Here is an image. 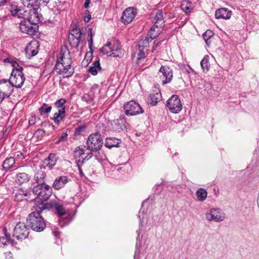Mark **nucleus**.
<instances>
[{
	"label": "nucleus",
	"mask_w": 259,
	"mask_h": 259,
	"mask_svg": "<svg viewBox=\"0 0 259 259\" xmlns=\"http://www.w3.org/2000/svg\"><path fill=\"white\" fill-rule=\"evenodd\" d=\"M71 63L72 60L69 53L65 54L61 50L58 56L54 68L58 74H65L64 77H69L74 73V69L71 67Z\"/></svg>",
	"instance_id": "nucleus-1"
},
{
	"label": "nucleus",
	"mask_w": 259,
	"mask_h": 259,
	"mask_svg": "<svg viewBox=\"0 0 259 259\" xmlns=\"http://www.w3.org/2000/svg\"><path fill=\"white\" fill-rule=\"evenodd\" d=\"M122 55V52L121 50L117 46L115 48H113L112 53L109 55V56H113L114 57H120Z\"/></svg>",
	"instance_id": "nucleus-37"
},
{
	"label": "nucleus",
	"mask_w": 259,
	"mask_h": 259,
	"mask_svg": "<svg viewBox=\"0 0 259 259\" xmlns=\"http://www.w3.org/2000/svg\"><path fill=\"white\" fill-rule=\"evenodd\" d=\"M11 64L13 67V69L11 73H18V72H22L23 68L22 66H20L19 63L15 61H11Z\"/></svg>",
	"instance_id": "nucleus-35"
},
{
	"label": "nucleus",
	"mask_w": 259,
	"mask_h": 259,
	"mask_svg": "<svg viewBox=\"0 0 259 259\" xmlns=\"http://www.w3.org/2000/svg\"><path fill=\"white\" fill-rule=\"evenodd\" d=\"M6 98L5 96L0 92V104Z\"/></svg>",
	"instance_id": "nucleus-58"
},
{
	"label": "nucleus",
	"mask_w": 259,
	"mask_h": 259,
	"mask_svg": "<svg viewBox=\"0 0 259 259\" xmlns=\"http://www.w3.org/2000/svg\"><path fill=\"white\" fill-rule=\"evenodd\" d=\"M137 252L136 251L135 252V255H134V259H137Z\"/></svg>",
	"instance_id": "nucleus-64"
},
{
	"label": "nucleus",
	"mask_w": 259,
	"mask_h": 259,
	"mask_svg": "<svg viewBox=\"0 0 259 259\" xmlns=\"http://www.w3.org/2000/svg\"><path fill=\"white\" fill-rule=\"evenodd\" d=\"M9 11L13 16L18 18H25L28 17L29 15V12L19 8L15 2L10 5Z\"/></svg>",
	"instance_id": "nucleus-14"
},
{
	"label": "nucleus",
	"mask_w": 259,
	"mask_h": 259,
	"mask_svg": "<svg viewBox=\"0 0 259 259\" xmlns=\"http://www.w3.org/2000/svg\"><path fill=\"white\" fill-rule=\"evenodd\" d=\"M68 181L69 179L66 176H60L54 180L52 187L54 189L58 190L63 188Z\"/></svg>",
	"instance_id": "nucleus-20"
},
{
	"label": "nucleus",
	"mask_w": 259,
	"mask_h": 259,
	"mask_svg": "<svg viewBox=\"0 0 259 259\" xmlns=\"http://www.w3.org/2000/svg\"><path fill=\"white\" fill-rule=\"evenodd\" d=\"M38 43L37 41H31L27 46L25 49L26 55L28 59L35 56L38 53Z\"/></svg>",
	"instance_id": "nucleus-18"
},
{
	"label": "nucleus",
	"mask_w": 259,
	"mask_h": 259,
	"mask_svg": "<svg viewBox=\"0 0 259 259\" xmlns=\"http://www.w3.org/2000/svg\"><path fill=\"white\" fill-rule=\"evenodd\" d=\"M124 113L127 116H134L144 112L141 106L134 101H130L124 105Z\"/></svg>",
	"instance_id": "nucleus-9"
},
{
	"label": "nucleus",
	"mask_w": 259,
	"mask_h": 259,
	"mask_svg": "<svg viewBox=\"0 0 259 259\" xmlns=\"http://www.w3.org/2000/svg\"><path fill=\"white\" fill-rule=\"evenodd\" d=\"M113 48H108L107 47H103L100 49V52L104 55H109L112 53Z\"/></svg>",
	"instance_id": "nucleus-43"
},
{
	"label": "nucleus",
	"mask_w": 259,
	"mask_h": 259,
	"mask_svg": "<svg viewBox=\"0 0 259 259\" xmlns=\"http://www.w3.org/2000/svg\"><path fill=\"white\" fill-rule=\"evenodd\" d=\"M52 108L51 106H49L46 103H44L39 108V111L41 115L46 114V116L47 117L48 116V114L51 112Z\"/></svg>",
	"instance_id": "nucleus-33"
},
{
	"label": "nucleus",
	"mask_w": 259,
	"mask_h": 259,
	"mask_svg": "<svg viewBox=\"0 0 259 259\" xmlns=\"http://www.w3.org/2000/svg\"><path fill=\"white\" fill-rule=\"evenodd\" d=\"M91 19V15H88L87 16L84 18V21L85 22H88Z\"/></svg>",
	"instance_id": "nucleus-57"
},
{
	"label": "nucleus",
	"mask_w": 259,
	"mask_h": 259,
	"mask_svg": "<svg viewBox=\"0 0 259 259\" xmlns=\"http://www.w3.org/2000/svg\"><path fill=\"white\" fill-rule=\"evenodd\" d=\"M3 232L5 234V237L8 239H11V234L7 232V229L6 227L3 228Z\"/></svg>",
	"instance_id": "nucleus-50"
},
{
	"label": "nucleus",
	"mask_w": 259,
	"mask_h": 259,
	"mask_svg": "<svg viewBox=\"0 0 259 259\" xmlns=\"http://www.w3.org/2000/svg\"><path fill=\"white\" fill-rule=\"evenodd\" d=\"M206 218L209 221L219 222L224 220L225 217L219 209L212 208L206 213Z\"/></svg>",
	"instance_id": "nucleus-16"
},
{
	"label": "nucleus",
	"mask_w": 259,
	"mask_h": 259,
	"mask_svg": "<svg viewBox=\"0 0 259 259\" xmlns=\"http://www.w3.org/2000/svg\"><path fill=\"white\" fill-rule=\"evenodd\" d=\"M85 128L86 126L85 125L79 126L78 127L75 128L74 133L75 135H80L81 133L85 131Z\"/></svg>",
	"instance_id": "nucleus-47"
},
{
	"label": "nucleus",
	"mask_w": 259,
	"mask_h": 259,
	"mask_svg": "<svg viewBox=\"0 0 259 259\" xmlns=\"http://www.w3.org/2000/svg\"><path fill=\"white\" fill-rule=\"evenodd\" d=\"M18 193L20 195H24L28 198H30L31 195L30 192L28 190H24L22 189H19L18 190Z\"/></svg>",
	"instance_id": "nucleus-48"
},
{
	"label": "nucleus",
	"mask_w": 259,
	"mask_h": 259,
	"mask_svg": "<svg viewBox=\"0 0 259 259\" xmlns=\"http://www.w3.org/2000/svg\"><path fill=\"white\" fill-rule=\"evenodd\" d=\"M158 27H159V25L155 23L154 25L151 27L150 30L149 31L147 35L149 37H150L151 40H152L157 36V34H154V32L155 30V28Z\"/></svg>",
	"instance_id": "nucleus-36"
},
{
	"label": "nucleus",
	"mask_w": 259,
	"mask_h": 259,
	"mask_svg": "<svg viewBox=\"0 0 259 259\" xmlns=\"http://www.w3.org/2000/svg\"><path fill=\"white\" fill-rule=\"evenodd\" d=\"M213 35V32L209 29L207 30L204 33H203L202 36L207 46L209 45V44L210 43L209 39Z\"/></svg>",
	"instance_id": "nucleus-34"
},
{
	"label": "nucleus",
	"mask_w": 259,
	"mask_h": 259,
	"mask_svg": "<svg viewBox=\"0 0 259 259\" xmlns=\"http://www.w3.org/2000/svg\"><path fill=\"white\" fill-rule=\"evenodd\" d=\"M74 155L75 157L79 158L84 154V150L80 147H77L74 150Z\"/></svg>",
	"instance_id": "nucleus-40"
},
{
	"label": "nucleus",
	"mask_w": 259,
	"mask_h": 259,
	"mask_svg": "<svg viewBox=\"0 0 259 259\" xmlns=\"http://www.w3.org/2000/svg\"><path fill=\"white\" fill-rule=\"evenodd\" d=\"M121 143L120 139L112 137H107L106 139L105 146L109 149L112 147H119V144Z\"/></svg>",
	"instance_id": "nucleus-22"
},
{
	"label": "nucleus",
	"mask_w": 259,
	"mask_h": 259,
	"mask_svg": "<svg viewBox=\"0 0 259 259\" xmlns=\"http://www.w3.org/2000/svg\"><path fill=\"white\" fill-rule=\"evenodd\" d=\"M14 240L12 239H8L5 237H0V246H5L9 244H13Z\"/></svg>",
	"instance_id": "nucleus-38"
},
{
	"label": "nucleus",
	"mask_w": 259,
	"mask_h": 259,
	"mask_svg": "<svg viewBox=\"0 0 259 259\" xmlns=\"http://www.w3.org/2000/svg\"><path fill=\"white\" fill-rule=\"evenodd\" d=\"M58 158L59 157L56 154L52 153L43 160V163L49 169H52L56 164Z\"/></svg>",
	"instance_id": "nucleus-19"
},
{
	"label": "nucleus",
	"mask_w": 259,
	"mask_h": 259,
	"mask_svg": "<svg viewBox=\"0 0 259 259\" xmlns=\"http://www.w3.org/2000/svg\"><path fill=\"white\" fill-rule=\"evenodd\" d=\"M231 14L232 12L231 11L228 10V19H229L230 18Z\"/></svg>",
	"instance_id": "nucleus-61"
},
{
	"label": "nucleus",
	"mask_w": 259,
	"mask_h": 259,
	"mask_svg": "<svg viewBox=\"0 0 259 259\" xmlns=\"http://www.w3.org/2000/svg\"><path fill=\"white\" fill-rule=\"evenodd\" d=\"M40 204V211H50L51 209H54L59 217H62L66 214V211L63 205L58 203L55 200H51L49 202L43 203L39 201Z\"/></svg>",
	"instance_id": "nucleus-6"
},
{
	"label": "nucleus",
	"mask_w": 259,
	"mask_h": 259,
	"mask_svg": "<svg viewBox=\"0 0 259 259\" xmlns=\"http://www.w3.org/2000/svg\"><path fill=\"white\" fill-rule=\"evenodd\" d=\"M59 224L61 227H63L64 226L68 224L69 222L67 221H65L64 220L62 219H60L59 220Z\"/></svg>",
	"instance_id": "nucleus-51"
},
{
	"label": "nucleus",
	"mask_w": 259,
	"mask_h": 259,
	"mask_svg": "<svg viewBox=\"0 0 259 259\" xmlns=\"http://www.w3.org/2000/svg\"><path fill=\"white\" fill-rule=\"evenodd\" d=\"M23 5L27 7H32L34 4L39 3V0H21Z\"/></svg>",
	"instance_id": "nucleus-39"
},
{
	"label": "nucleus",
	"mask_w": 259,
	"mask_h": 259,
	"mask_svg": "<svg viewBox=\"0 0 259 259\" xmlns=\"http://www.w3.org/2000/svg\"><path fill=\"white\" fill-rule=\"evenodd\" d=\"M68 136V134L66 132L64 133L62 135H61L58 139L55 142L56 144H59L61 142H65L67 141V138Z\"/></svg>",
	"instance_id": "nucleus-44"
},
{
	"label": "nucleus",
	"mask_w": 259,
	"mask_h": 259,
	"mask_svg": "<svg viewBox=\"0 0 259 259\" xmlns=\"http://www.w3.org/2000/svg\"><path fill=\"white\" fill-rule=\"evenodd\" d=\"M42 1L44 3H48L50 0H39V2Z\"/></svg>",
	"instance_id": "nucleus-63"
},
{
	"label": "nucleus",
	"mask_w": 259,
	"mask_h": 259,
	"mask_svg": "<svg viewBox=\"0 0 259 259\" xmlns=\"http://www.w3.org/2000/svg\"><path fill=\"white\" fill-rule=\"evenodd\" d=\"M90 3H91L90 0H85L84 4V8L86 9L88 8L89 7V5L90 4Z\"/></svg>",
	"instance_id": "nucleus-56"
},
{
	"label": "nucleus",
	"mask_w": 259,
	"mask_h": 259,
	"mask_svg": "<svg viewBox=\"0 0 259 259\" xmlns=\"http://www.w3.org/2000/svg\"><path fill=\"white\" fill-rule=\"evenodd\" d=\"M196 195L198 200L202 202L206 199L207 192L205 189L200 188L196 191Z\"/></svg>",
	"instance_id": "nucleus-27"
},
{
	"label": "nucleus",
	"mask_w": 259,
	"mask_h": 259,
	"mask_svg": "<svg viewBox=\"0 0 259 259\" xmlns=\"http://www.w3.org/2000/svg\"><path fill=\"white\" fill-rule=\"evenodd\" d=\"M82 34V32L81 30L76 26H71L70 28L69 35H73L74 37H77L78 38H81Z\"/></svg>",
	"instance_id": "nucleus-32"
},
{
	"label": "nucleus",
	"mask_w": 259,
	"mask_h": 259,
	"mask_svg": "<svg viewBox=\"0 0 259 259\" xmlns=\"http://www.w3.org/2000/svg\"><path fill=\"white\" fill-rule=\"evenodd\" d=\"M53 232V234L54 235V236L57 237V238H59V236H60V232H59V231H55Z\"/></svg>",
	"instance_id": "nucleus-59"
},
{
	"label": "nucleus",
	"mask_w": 259,
	"mask_h": 259,
	"mask_svg": "<svg viewBox=\"0 0 259 259\" xmlns=\"http://www.w3.org/2000/svg\"><path fill=\"white\" fill-rule=\"evenodd\" d=\"M4 62H10L11 63V61H10V59L8 58L5 59Z\"/></svg>",
	"instance_id": "nucleus-62"
},
{
	"label": "nucleus",
	"mask_w": 259,
	"mask_h": 259,
	"mask_svg": "<svg viewBox=\"0 0 259 259\" xmlns=\"http://www.w3.org/2000/svg\"><path fill=\"white\" fill-rule=\"evenodd\" d=\"M15 163V160L14 157H10L6 158L3 163V167L6 170H8L13 167Z\"/></svg>",
	"instance_id": "nucleus-28"
},
{
	"label": "nucleus",
	"mask_w": 259,
	"mask_h": 259,
	"mask_svg": "<svg viewBox=\"0 0 259 259\" xmlns=\"http://www.w3.org/2000/svg\"><path fill=\"white\" fill-rule=\"evenodd\" d=\"M66 103V100L61 98L54 103L55 107L60 108L58 112L54 113L52 119L56 124L59 125L60 122L63 120L66 116L65 107L64 104Z\"/></svg>",
	"instance_id": "nucleus-7"
},
{
	"label": "nucleus",
	"mask_w": 259,
	"mask_h": 259,
	"mask_svg": "<svg viewBox=\"0 0 259 259\" xmlns=\"http://www.w3.org/2000/svg\"><path fill=\"white\" fill-rule=\"evenodd\" d=\"M39 201L36 202L35 203L33 206L35 210L30 213L27 219L28 226L32 230L36 232H41L46 227L44 219L40 215L43 211H40V210L41 209L40 207H41Z\"/></svg>",
	"instance_id": "nucleus-2"
},
{
	"label": "nucleus",
	"mask_w": 259,
	"mask_h": 259,
	"mask_svg": "<svg viewBox=\"0 0 259 259\" xmlns=\"http://www.w3.org/2000/svg\"><path fill=\"white\" fill-rule=\"evenodd\" d=\"M13 91V87L9 79H2L0 80V92L6 98H9Z\"/></svg>",
	"instance_id": "nucleus-15"
},
{
	"label": "nucleus",
	"mask_w": 259,
	"mask_h": 259,
	"mask_svg": "<svg viewBox=\"0 0 259 259\" xmlns=\"http://www.w3.org/2000/svg\"><path fill=\"white\" fill-rule=\"evenodd\" d=\"M215 16L217 19H227V8H222L216 10Z\"/></svg>",
	"instance_id": "nucleus-31"
},
{
	"label": "nucleus",
	"mask_w": 259,
	"mask_h": 259,
	"mask_svg": "<svg viewBox=\"0 0 259 259\" xmlns=\"http://www.w3.org/2000/svg\"><path fill=\"white\" fill-rule=\"evenodd\" d=\"M93 156V154L92 152H90L89 153L87 154V155L84 157V158H82V160H83V162L85 161V160H89L90 158H92V157Z\"/></svg>",
	"instance_id": "nucleus-54"
},
{
	"label": "nucleus",
	"mask_w": 259,
	"mask_h": 259,
	"mask_svg": "<svg viewBox=\"0 0 259 259\" xmlns=\"http://www.w3.org/2000/svg\"><path fill=\"white\" fill-rule=\"evenodd\" d=\"M35 133L39 134L41 137H43L46 135V131L43 129H38L36 131Z\"/></svg>",
	"instance_id": "nucleus-52"
},
{
	"label": "nucleus",
	"mask_w": 259,
	"mask_h": 259,
	"mask_svg": "<svg viewBox=\"0 0 259 259\" xmlns=\"http://www.w3.org/2000/svg\"><path fill=\"white\" fill-rule=\"evenodd\" d=\"M111 43L110 42H107L106 43V44L104 46V47H107L108 48H115V47L114 46H113V47H111Z\"/></svg>",
	"instance_id": "nucleus-60"
},
{
	"label": "nucleus",
	"mask_w": 259,
	"mask_h": 259,
	"mask_svg": "<svg viewBox=\"0 0 259 259\" xmlns=\"http://www.w3.org/2000/svg\"><path fill=\"white\" fill-rule=\"evenodd\" d=\"M103 138L99 133L96 132L91 134L87 140V149L92 152H97L100 150L103 146Z\"/></svg>",
	"instance_id": "nucleus-4"
},
{
	"label": "nucleus",
	"mask_w": 259,
	"mask_h": 259,
	"mask_svg": "<svg viewBox=\"0 0 259 259\" xmlns=\"http://www.w3.org/2000/svg\"><path fill=\"white\" fill-rule=\"evenodd\" d=\"M181 9L187 14H188L191 12V8L187 6L181 5Z\"/></svg>",
	"instance_id": "nucleus-49"
},
{
	"label": "nucleus",
	"mask_w": 259,
	"mask_h": 259,
	"mask_svg": "<svg viewBox=\"0 0 259 259\" xmlns=\"http://www.w3.org/2000/svg\"><path fill=\"white\" fill-rule=\"evenodd\" d=\"M20 23L19 28L20 31L27 34L32 35H34L38 29V25L37 23L31 22V17L23 18Z\"/></svg>",
	"instance_id": "nucleus-5"
},
{
	"label": "nucleus",
	"mask_w": 259,
	"mask_h": 259,
	"mask_svg": "<svg viewBox=\"0 0 259 259\" xmlns=\"http://www.w3.org/2000/svg\"><path fill=\"white\" fill-rule=\"evenodd\" d=\"M209 56L205 55L200 62V65L203 72H206L209 70L210 63Z\"/></svg>",
	"instance_id": "nucleus-29"
},
{
	"label": "nucleus",
	"mask_w": 259,
	"mask_h": 259,
	"mask_svg": "<svg viewBox=\"0 0 259 259\" xmlns=\"http://www.w3.org/2000/svg\"><path fill=\"white\" fill-rule=\"evenodd\" d=\"M32 192L39 198V200L36 201L35 203L39 201L43 203H47V201L52 195L53 190L50 185L45 184L34 186L32 188Z\"/></svg>",
	"instance_id": "nucleus-3"
},
{
	"label": "nucleus",
	"mask_w": 259,
	"mask_h": 259,
	"mask_svg": "<svg viewBox=\"0 0 259 259\" xmlns=\"http://www.w3.org/2000/svg\"><path fill=\"white\" fill-rule=\"evenodd\" d=\"M156 21L155 23L158 24L160 27H163L165 26V21L163 20V15L162 10H158L154 18Z\"/></svg>",
	"instance_id": "nucleus-26"
},
{
	"label": "nucleus",
	"mask_w": 259,
	"mask_h": 259,
	"mask_svg": "<svg viewBox=\"0 0 259 259\" xmlns=\"http://www.w3.org/2000/svg\"><path fill=\"white\" fill-rule=\"evenodd\" d=\"M81 38L73 36V35H68V41L72 48H76L78 47Z\"/></svg>",
	"instance_id": "nucleus-30"
},
{
	"label": "nucleus",
	"mask_w": 259,
	"mask_h": 259,
	"mask_svg": "<svg viewBox=\"0 0 259 259\" xmlns=\"http://www.w3.org/2000/svg\"><path fill=\"white\" fill-rule=\"evenodd\" d=\"M162 40L161 41H157V40H155L154 42L153 46L152 48V52L153 53H158V50H157V48L159 47L161 45Z\"/></svg>",
	"instance_id": "nucleus-46"
},
{
	"label": "nucleus",
	"mask_w": 259,
	"mask_h": 259,
	"mask_svg": "<svg viewBox=\"0 0 259 259\" xmlns=\"http://www.w3.org/2000/svg\"><path fill=\"white\" fill-rule=\"evenodd\" d=\"M151 40H150V37H146L144 39H142L139 42V47L141 48L142 47H146L148 45L150 41Z\"/></svg>",
	"instance_id": "nucleus-42"
},
{
	"label": "nucleus",
	"mask_w": 259,
	"mask_h": 259,
	"mask_svg": "<svg viewBox=\"0 0 259 259\" xmlns=\"http://www.w3.org/2000/svg\"><path fill=\"white\" fill-rule=\"evenodd\" d=\"M159 72L161 74V75H159V76L163 85L171 82L173 77V71L171 68L167 65H162Z\"/></svg>",
	"instance_id": "nucleus-12"
},
{
	"label": "nucleus",
	"mask_w": 259,
	"mask_h": 259,
	"mask_svg": "<svg viewBox=\"0 0 259 259\" xmlns=\"http://www.w3.org/2000/svg\"><path fill=\"white\" fill-rule=\"evenodd\" d=\"M76 163L79 170L80 176L82 177L84 176V174L81 168V167L83 164V160H80V159H78L76 161Z\"/></svg>",
	"instance_id": "nucleus-45"
},
{
	"label": "nucleus",
	"mask_w": 259,
	"mask_h": 259,
	"mask_svg": "<svg viewBox=\"0 0 259 259\" xmlns=\"http://www.w3.org/2000/svg\"><path fill=\"white\" fill-rule=\"evenodd\" d=\"M166 106L174 113H178L182 109V104L179 96L173 95L166 102Z\"/></svg>",
	"instance_id": "nucleus-11"
},
{
	"label": "nucleus",
	"mask_w": 259,
	"mask_h": 259,
	"mask_svg": "<svg viewBox=\"0 0 259 259\" xmlns=\"http://www.w3.org/2000/svg\"><path fill=\"white\" fill-rule=\"evenodd\" d=\"M30 179L31 176L24 172H19L16 175V180L20 185L28 183Z\"/></svg>",
	"instance_id": "nucleus-24"
},
{
	"label": "nucleus",
	"mask_w": 259,
	"mask_h": 259,
	"mask_svg": "<svg viewBox=\"0 0 259 259\" xmlns=\"http://www.w3.org/2000/svg\"><path fill=\"white\" fill-rule=\"evenodd\" d=\"M136 10L133 8L126 9L122 13V22L125 24L131 23L136 16Z\"/></svg>",
	"instance_id": "nucleus-17"
},
{
	"label": "nucleus",
	"mask_w": 259,
	"mask_h": 259,
	"mask_svg": "<svg viewBox=\"0 0 259 259\" xmlns=\"http://www.w3.org/2000/svg\"><path fill=\"white\" fill-rule=\"evenodd\" d=\"M162 99L160 91L158 92L150 94L147 98V103L151 106H156L158 102Z\"/></svg>",
	"instance_id": "nucleus-21"
},
{
	"label": "nucleus",
	"mask_w": 259,
	"mask_h": 259,
	"mask_svg": "<svg viewBox=\"0 0 259 259\" xmlns=\"http://www.w3.org/2000/svg\"><path fill=\"white\" fill-rule=\"evenodd\" d=\"M36 122V117L35 116L32 117L31 119L29 120V124L32 125Z\"/></svg>",
	"instance_id": "nucleus-53"
},
{
	"label": "nucleus",
	"mask_w": 259,
	"mask_h": 259,
	"mask_svg": "<svg viewBox=\"0 0 259 259\" xmlns=\"http://www.w3.org/2000/svg\"><path fill=\"white\" fill-rule=\"evenodd\" d=\"M25 77L22 72H18V73H11L9 81L11 83L13 87L20 88L23 84Z\"/></svg>",
	"instance_id": "nucleus-13"
},
{
	"label": "nucleus",
	"mask_w": 259,
	"mask_h": 259,
	"mask_svg": "<svg viewBox=\"0 0 259 259\" xmlns=\"http://www.w3.org/2000/svg\"><path fill=\"white\" fill-rule=\"evenodd\" d=\"M108 125L112 131L120 133L126 130L128 124L126 122L124 116L120 115L118 119L109 121Z\"/></svg>",
	"instance_id": "nucleus-8"
},
{
	"label": "nucleus",
	"mask_w": 259,
	"mask_h": 259,
	"mask_svg": "<svg viewBox=\"0 0 259 259\" xmlns=\"http://www.w3.org/2000/svg\"><path fill=\"white\" fill-rule=\"evenodd\" d=\"M46 177L45 172L42 170H39L34 175L33 180L37 185H43L46 184Z\"/></svg>",
	"instance_id": "nucleus-23"
},
{
	"label": "nucleus",
	"mask_w": 259,
	"mask_h": 259,
	"mask_svg": "<svg viewBox=\"0 0 259 259\" xmlns=\"http://www.w3.org/2000/svg\"><path fill=\"white\" fill-rule=\"evenodd\" d=\"M102 69V67L100 65L99 59L96 60L92 64V66L89 67L88 72L93 75H96L97 74L98 71Z\"/></svg>",
	"instance_id": "nucleus-25"
},
{
	"label": "nucleus",
	"mask_w": 259,
	"mask_h": 259,
	"mask_svg": "<svg viewBox=\"0 0 259 259\" xmlns=\"http://www.w3.org/2000/svg\"><path fill=\"white\" fill-rule=\"evenodd\" d=\"M90 31V34H89L90 37V38L88 39V42H89V48L90 49V51H91V55L92 56V54H93V49H92V47H93V34H92V28H90L89 30Z\"/></svg>",
	"instance_id": "nucleus-41"
},
{
	"label": "nucleus",
	"mask_w": 259,
	"mask_h": 259,
	"mask_svg": "<svg viewBox=\"0 0 259 259\" xmlns=\"http://www.w3.org/2000/svg\"><path fill=\"white\" fill-rule=\"evenodd\" d=\"M5 259H13L12 253L11 252H7L5 253Z\"/></svg>",
	"instance_id": "nucleus-55"
},
{
	"label": "nucleus",
	"mask_w": 259,
	"mask_h": 259,
	"mask_svg": "<svg viewBox=\"0 0 259 259\" xmlns=\"http://www.w3.org/2000/svg\"><path fill=\"white\" fill-rule=\"evenodd\" d=\"M29 230L24 223L19 222L14 229L13 236L18 240L25 239L28 236Z\"/></svg>",
	"instance_id": "nucleus-10"
}]
</instances>
